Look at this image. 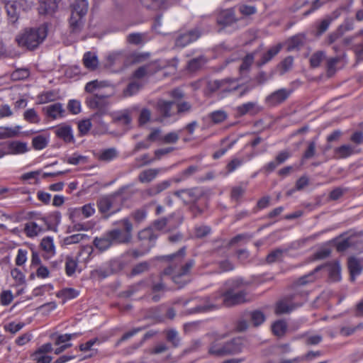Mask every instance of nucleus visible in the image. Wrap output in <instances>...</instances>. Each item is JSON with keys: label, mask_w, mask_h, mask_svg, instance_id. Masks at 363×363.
Segmentation results:
<instances>
[{"label": "nucleus", "mask_w": 363, "mask_h": 363, "mask_svg": "<svg viewBox=\"0 0 363 363\" xmlns=\"http://www.w3.org/2000/svg\"><path fill=\"white\" fill-rule=\"evenodd\" d=\"M247 295L244 291L235 292L231 289L223 292L220 297L216 298L215 303H210L202 308V311H211L218 308L224 304L226 306H230L247 301ZM201 311V309H199Z\"/></svg>", "instance_id": "nucleus-3"}, {"label": "nucleus", "mask_w": 363, "mask_h": 363, "mask_svg": "<svg viewBox=\"0 0 363 363\" xmlns=\"http://www.w3.org/2000/svg\"><path fill=\"white\" fill-rule=\"evenodd\" d=\"M324 57L325 55L323 52H317L314 53L310 60L311 66L314 67H318Z\"/></svg>", "instance_id": "nucleus-64"}, {"label": "nucleus", "mask_w": 363, "mask_h": 363, "mask_svg": "<svg viewBox=\"0 0 363 363\" xmlns=\"http://www.w3.org/2000/svg\"><path fill=\"white\" fill-rule=\"evenodd\" d=\"M352 241L350 238H340L335 240V246L338 251H344L351 244Z\"/></svg>", "instance_id": "nucleus-53"}, {"label": "nucleus", "mask_w": 363, "mask_h": 363, "mask_svg": "<svg viewBox=\"0 0 363 363\" xmlns=\"http://www.w3.org/2000/svg\"><path fill=\"white\" fill-rule=\"evenodd\" d=\"M112 244V241L108 236V234L100 238H96L94 240V245L101 251L107 250Z\"/></svg>", "instance_id": "nucleus-36"}, {"label": "nucleus", "mask_w": 363, "mask_h": 363, "mask_svg": "<svg viewBox=\"0 0 363 363\" xmlns=\"http://www.w3.org/2000/svg\"><path fill=\"white\" fill-rule=\"evenodd\" d=\"M101 343V341L99 340V339L98 338H94L88 342H86V343H84V344H81L79 345V350L80 351L82 352H88V351H90L91 353L89 355H87L86 357H92L94 354L96 353V350H94L92 347L94 345H99Z\"/></svg>", "instance_id": "nucleus-35"}, {"label": "nucleus", "mask_w": 363, "mask_h": 363, "mask_svg": "<svg viewBox=\"0 0 363 363\" xmlns=\"http://www.w3.org/2000/svg\"><path fill=\"white\" fill-rule=\"evenodd\" d=\"M25 325L26 324L23 322L11 321L4 325V330L14 335L23 329Z\"/></svg>", "instance_id": "nucleus-34"}, {"label": "nucleus", "mask_w": 363, "mask_h": 363, "mask_svg": "<svg viewBox=\"0 0 363 363\" xmlns=\"http://www.w3.org/2000/svg\"><path fill=\"white\" fill-rule=\"evenodd\" d=\"M94 205L92 203H87L84 205L81 208H74L71 210L70 216H74V214H77L82 212L85 218H89L95 213Z\"/></svg>", "instance_id": "nucleus-29"}, {"label": "nucleus", "mask_w": 363, "mask_h": 363, "mask_svg": "<svg viewBox=\"0 0 363 363\" xmlns=\"http://www.w3.org/2000/svg\"><path fill=\"white\" fill-rule=\"evenodd\" d=\"M11 275L17 284H22L25 281V275L17 268H13L11 271Z\"/></svg>", "instance_id": "nucleus-62"}, {"label": "nucleus", "mask_w": 363, "mask_h": 363, "mask_svg": "<svg viewBox=\"0 0 363 363\" xmlns=\"http://www.w3.org/2000/svg\"><path fill=\"white\" fill-rule=\"evenodd\" d=\"M142 4L150 9H164L172 3V0H141Z\"/></svg>", "instance_id": "nucleus-27"}, {"label": "nucleus", "mask_w": 363, "mask_h": 363, "mask_svg": "<svg viewBox=\"0 0 363 363\" xmlns=\"http://www.w3.org/2000/svg\"><path fill=\"white\" fill-rule=\"evenodd\" d=\"M290 91L285 89L275 91L266 98V102L269 106H276L284 101L289 96Z\"/></svg>", "instance_id": "nucleus-15"}, {"label": "nucleus", "mask_w": 363, "mask_h": 363, "mask_svg": "<svg viewBox=\"0 0 363 363\" xmlns=\"http://www.w3.org/2000/svg\"><path fill=\"white\" fill-rule=\"evenodd\" d=\"M354 152V147L351 145H343L335 150V155L338 158H346Z\"/></svg>", "instance_id": "nucleus-30"}, {"label": "nucleus", "mask_w": 363, "mask_h": 363, "mask_svg": "<svg viewBox=\"0 0 363 363\" xmlns=\"http://www.w3.org/2000/svg\"><path fill=\"white\" fill-rule=\"evenodd\" d=\"M184 256V249L180 250L177 253L167 256V258L172 262L171 266L167 268L164 272V274L172 275V281L178 285L179 288L182 287L187 282L186 275L193 266V262L190 261L185 265L180 266L182 259Z\"/></svg>", "instance_id": "nucleus-2"}, {"label": "nucleus", "mask_w": 363, "mask_h": 363, "mask_svg": "<svg viewBox=\"0 0 363 363\" xmlns=\"http://www.w3.org/2000/svg\"><path fill=\"white\" fill-rule=\"evenodd\" d=\"M123 226L125 228V232H122L120 230H113L110 231L108 234L110 237L112 243L114 242H127L131 238V231L133 225L128 219L122 220Z\"/></svg>", "instance_id": "nucleus-9"}, {"label": "nucleus", "mask_w": 363, "mask_h": 363, "mask_svg": "<svg viewBox=\"0 0 363 363\" xmlns=\"http://www.w3.org/2000/svg\"><path fill=\"white\" fill-rule=\"evenodd\" d=\"M227 116V113L222 110L216 111L210 115L211 121L215 123H222L226 120Z\"/></svg>", "instance_id": "nucleus-50"}, {"label": "nucleus", "mask_w": 363, "mask_h": 363, "mask_svg": "<svg viewBox=\"0 0 363 363\" xmlns=\"http://www.w3.org/2000/svg\"><path fill=\"white\" fill-rule=\"evenodd\" d=\"M252 155H249L245 158L235 157L227 165V169L229 173L234 172L238 167L241 166L244 162L249 161Z\"/></svg>", "instance_id": "nucleus-37"}, {"label": "nucleus", "mask_w": 363, "mask_h": 363, "mask_svg": "<svg viewBox=\"0 0 363 363\" xmlns=\"http://www.w3.org/2000/svg\"><path fill=\"white\" fill-rule=\"evenodd\" d=\"M320 269V267H317L314 272H312L311 273L301 277L298 281V284L299 285H305L308 283L313 282L315 279V273Z\"/></svg>", "instance_id": "nucleus-61"}, {"label": "nucleus", "mask_w": 363, "mask_h": 363, "mask_svg": "<svg viewBox=\"0 0 363 363\" xmlns=\"http://www.w3.org/2000/svg\"><path fill=\"white\" fill-rule=\"evenodd\" d=\"M348 268L352 279H354L355 277L359 275L362 269L359 260L354 257H350L349 259Z\"/></svg>", "instance_id": "nucleus-31"}, {"label": "nucleus", "mask_w": 363, "mask_h": 363, "mask_svg": "<svg viewBox=\"0 0 363 363\" xmlns=\"http://www.w3.org/2000/svg\"><path fill=\"white\" fill-rule=\"evenodd\" d=\"M299 306L289 303V300H281L277 303L275 312L277 314L289 313Z\"/></svg>", "instance_id": "nucleus-25"}, {"label": "nucleus", "mask_w": 363, "mask_h": 363, "mask_svg": "<svg viewBox=\"0 0 363 363\" xmlns=\"http://www.w3.org/2000/svg\"><path fill=\"white\" fill-rule=\"evenodd\" d=\"M83 61L84 66L90 70L95 69L99 64L96 55L91 52L84 54Z\"/></svg>", "instance_id": "nucleus-28"}, {"label": "nucleus", "mask_w": 363, "mask_h": 363, "mask_svg": "<svg viewBox=\"0 0 363 363\" xmlns=\"http://www.w3.org/2000/svg\"><path fill=\"white\" fill-rule=\"evenodd\" d=\"M40 246L47 258H51L56 254V247L54 243V239L51 236H47L42 239Z\"/></svg>", "instance_id": "nucleus-18"}, {"label": "nucleus", "mask_w": 363, "mask_h": 363, "mask_svg": "<svg viewBox=\"0 0 363 363\" xmlns=\"http://www.w3.org/2000/svg\"><path fill=\"white\" fill-rule=\"evenodd\" d=\"M23 118L31 123H38L40 121L39 116L33 108L26 110L23 113Z\"/></svg>", "instance_id": "nucleus-44"}, {"label": "nucleus", "mask_w": 363, "mask_h": 363, "mask_svg": "<svg viewBox=\"0 0 363 363\" xmlns=\"http://www.w3.org/2000/svg\"><path fill=\"white\" fill-rule=\"evenodd\" d=\"M52 350L51 343H45L38 348L31 354V359L35 363H50L52 358L48 354Z\"/></svg>", "instance_id": "nucleus-10"}, {"label": "nucleus", "mask_w": 363, "mask_h": 363, "mask_svg": "<svg viewBox=\"0 0 363 363\" xmlns=\"http://www.w3.org/2000/svg\"><path fill=\"white\" fill-rule=\"evenodd\" d=\"M120 198L118 196H104L98 201V208L101 213L110 216L120 210Z\"/></svg>", "instance_id": "nucleus-7"}, {"label": "nucleus", "mask_w": 363, "mask_h": 363, "mask_svg": "<svg viewBox=\"0 0 363 363\" xmlns=\"http://www.w3.org/2000/svg\"><path fill=\"white\" fill-rule=\"evenodd\" d=\"M21 128V125H15L13 127L1 126L0 127V138H8L15 137L18 135Z\"/></svg>", "instance_id": "nucleus-26"}, {"label": "nucleus", "mask_w": 363, "mask_h": 363, "mask_svg": "<svg viewBox=\"0 0 363 363\" xmlns=\"http://www.w3.org/2000/svg\"><path fill=\"white\" fill-rule=\"evenodd\" d=\"M87 238L88 236L86 234H74L64 238L62 240L61 245L62 246H67L69 245L77 244Z\"/></svg>", "instance_id": "nucleus-33"}, {"label": "nucleus", "mask_w": 363, "mask_h": 363, "mask_svg": "<svg viewBox=\"0 0 363 363\" xmlns=\"http://www.w3.org/2000/svg\"><path fill=\"white\" fill-rule=\"evenodd\" d=\"M77 269V261L72 257H67L65 262V271L68 276H72Z\"/></svg>", "instance_id": "nucleus-40"}, {"label": "nucleus", "mask_w": 363, "mask_h": 363, "mask_svg": "<svg viewBox=\"0 0 363 363\" xmlns=\"http://www.w3.org/2000/svg\"><path fill=\"white\" fill-rule=\"evenodd\" d=\"M234 11L226 9L220 11L218 16V23L223 26H228L235 21Z\"/></svg>", "instance_id": "nucleus-22"}, {"label": "nucleus", "mask_w": 363, "mask_h": 363, "mask_svg": "<svg viewBox=\"0 0 363 363\" xmlns=\"http://www.w3.org/2000/svg\"><path fill=\"white\" fill-rule=\"evenodd\" d=\"M159 170L156 169H148L143 171L138 176V179L142 183L152 182L158 174Z\"/></svg>", "instance_id": "nucleus-32"}, {"label": "nucleus", "mask_w": 363, "mask_h": 363, "mask_svg": "<svg viewBox=\"0 0 363 363\" xmlns=\"http://www.w3.org/2000/svg\"><path fill=\"white\" fill-rule=\"evenodd\" d=\"M225 337L223 335H216L214 340L210 344L208 347V353L213 356L224 357L227 356L225 350H226L225 342H221Z\"/></svg>", "instance_id": "nucleus-12"}, {"label": "nucleus", "mask_w": 363, "mask_h": 363, "mask_svg": "<svg viewBox=\"0 0 363 363\" xmlns=\"http://www.w3.org/2000/svg\"><path fill=\"white\" fill-rule=\"evenodd\" d=\"M3 157L8 155H22L29 150L28 143L19 140H13L0 144Z\"/></svg>", "instance_id": "nucleus-8"}, {"label": "nucleus", "mask_w": 363, "mask_h": 363, "mask_svg": "<svg viewBox=\"0 0 363 363\" xmlns=\"http://www.w3.org/2000/svg\"><path fill=\"white\" fill-rule=\"evenodd\" d=\"M272 329L274 335L281 336L286 330V324L283 320H278L272 325Z\"/></svg>", "instance_id": "nucleus-46"}, {"label": "nucleus", "mask_w": 363, "mask_h": 363, "mask_svg": "<svg viewBox=\"0 0 363 363\" xmlns=\"http://www.w3.org/2000/svg\"><path fill=\"white\" fill-rule=\"evenodd\" d=\"M28 259V250L26 249L20 248L18 250L17 255L15 259V263L17 266H22L25 264Z\"/></svg>", "instance_id": "nucleus-48"}, {"label": "nucleus", "mask_w": 363, "mask_h": 363, "mask_svg": "<svg viewBox=\"0 0 363 363\" xmlns=\"http://www.w3.org/2000/svg\"><path fill=\"white\" fill-rule=\"evenodd\" d=\"M49 141V137L45 135H38L33 138L32 144L35 150H40L44 149Z\"/></svg>", "instance_id": "nucleus-39"}, {"label": "nucleus", "mask_w": 363, "mask_h": 363, "mask_svg": "<svg viewBox=\"0 0 363 363\" xmlns=\"http://www.w3.org/2000/svg\"><path fill=\"white\" fill-rule=\"evenodd\" d=\"M162 139L163 135L162 134L160 130L154 129L148 135L147 138V142L158 143L160 144H163Z\"/></svg>", "instance_id": "nucleus-52"}, {"label": "nucleus", "mask_w": 363, "mask_h": 363, "mask_svg": "<svg viewBox=\"0 0 363 363\" xmlns=\"http://www.w3.org/2000/svg\"><path fill=\"white\" fill-rule=\"evenodd\" d=\"M57 97V94L51 91H45L40 94L38 96L39 104H47L48 102L55 101Z\"/></svg>", "instance_id": "nucleus-47"}, {"label": "nucleus", "mask_w": 363, "mask_h": 363, "mask_svg": "<svg viewBox=\"0 0 363 363\" xmlns=\"http://www.w3.org/2000/svg\"><path fill=\"white\" fill-rule=\"evenodd\" d=\"M218 89L223 91H233L240 88H242L240 84L238 83L237 79H226L221 82H215Z\"/></svg>", "instance_id": "nucleus-20"}, {"label": "nucleus", "mask_w": 363, "mask_h": 363, "mask_svg": "<svg viewBox=\"0 0 363 363\" xmlns=\"http://www.w3.org/2000/svg\"><path fill=\"white\" fill-rule=\"evenodd\" d=\"M106 83L102 81L93 80L88 82L85 86L86 91L95 93L106 86Z\"/></svg>", "instance_id": "nucleus-38"}, {"label": "nucleus", "mask_w": 363, "mask_h": 363, "mask_svg": "<svg viewBox=\"0 0 363 363\" xmlns=\"http://www.w3.org/2000/svg\"><path fill=\"white\" fill-rule=\"evenodd\" d=\"M124 60L121 52H113L107 57V65L111 67L114 65H121Z\"/></svg>", "instance_id": "nucleus-43"}, {"label": "nucleus", "mask_w": 363, "mask_h": 363, "mask_svg": "<svg viewBox=\"0 0 363 363\" xmlns=\"http://www.w3.org/2000/svg\"><path fill=\"white\" fill-rule=\"evenodd\" d=\"M33 338V335L31 333H26L22 334L21 335L18 336L15 340V343L18 346H23L26 344H28Z\"/></svg>", "instance_id": "nucleus-57"}, {"label": "nucleus", "mask_w": 363, "mask_h": 363, "mask_svg": "<svg viewBox=\"0 0 363 363\" xmlns=\"http://www.w3.org/2000/svg\"><path fill=\"white\" fill-rule=\"evenodd\" d=\"M138 237L142 240H148L149 242L154 241L157 235L153 233L152 228H147L138 233Z\"/></svg>", "instance_id": "nucleus-45"}, {"label": "nucleus", "mask_w": 363, "mask_h": 363, "mask_svg": "<svg viewBox=\"0 0 363 363\" xmlns=\"http://www.w3.org/2000/svg\"><path fill=\"white\" fill-rule=\"evenodd\" d=\"M255 54H257V52L255 53L247 55L245 56V57L243 59L242 65L240 67V72L242 73L249 69V67H250L253 62Z\"/></svg>", "instance_id": "nucleus-54"}, {"label": "nucleus", "mask_w": 363, "mask_h": 363, "mask_svg": "<svg viewBox=\"0 0 363 363\" xmlns=\"http://www.w3.org/2000/svg\"><path fill=\"white\" fill-rule=\"evenodd\" d=\"M281 48V44H277L270 49H269L265 53L262 54V58L260 61H258L257 63L259 65H263L271 60L277 54L279 53Z\"/></svg>", "instance_id": "nucleus-24"}, {"label": "nucleus", "mask_w": 363, "mask_h": 363, "mask_svg": "<svg viewBox=\"0 0 363 363\" xmlns=\"http://www.w3.org/2000/svg\"><path fill=\"white\" fill-rule=\"evenodd\" d=\"M323 268L328 272L331 280L337 281L340 279V267L337 262L327 264Z\"/></svg>", "instance_id": "nucleus-23"}, {"label": "nucleus", "mask_w": 363, "mask_h": 363, "mask_svg": "<svg viewBox=\"0 0 363 363\" xmlns=\"http://www.w3.org/2000/svg\"><path fill=\"white\" fill-rule=\"evenodd\" d=\"M157 108L160 113L162 114L164 117H169L177 113L188 111L190 108V106L187 103L176 104L175 101L160 100L157 102Z\"/></svg>", "instance_id": "nucleus-6"}, {"label": "nucleus", "mask_w": 363, "mask_h": 363, "mask_svg": "<svg viewBox=\"0 0 363 363\" xmlns=\"http://www.w3.org/2000/svg\"><path fill=\"white\" fill-rule=\"evenodd\" d=\"M143 86V83L133 79L132 82L128 84V87L125 90V95L132 96L136 94Z\"/></svg>", "instance_id": "nucleus-41"}, {"label": "nucleus", "mask_w": 363, "mask_h": 363, "mask_svg": "<svg viewBox=\"0 0 363 363\" xmlns=\"http://www.w3.org/2000/svg\"><path fill=\"white\" fill-rule=\"evenodd\" d=\"M251 320L253 324L257 326L264 321L265 318L262 312L254 311L251 313Z\"/></svg>", "instance_id": "nucleus-63"}, {"label": "nucleus", "mask_w": 363, "mask_h": 363, "mask_svg": "<svg viewBox=\"0 0 363 363\" xmlns=\"http://www.w3.org/2000/svg\"><path fill=\"white\" fill-rule=\"evenodd\" d=\"M38 11L40 14H51L57 9L60 0H38Z\"/></svg>", "instance_id": "nucleus-19"}, {"label": "nucleus", "mask_w": 363, "mask_h": 363, "mask_svg": "<svg viewBox=\"0 0 363 363\" xmlns=\"http://www.w3.org/2000/svg\"><path fill=\"white\" fill-rule=\"evenodd\" d=\"M13 294L11 290H4L0 295V303L3 306H8L13 301Z\"/></svg>", "instance_id": "nucleus-51"}, {"label": "nucleus", "mask_w": 363, "mask_h": 363, "mask_svg": "<svg viewBox=\"0 0 363 363\" xmlns=\"http://www.w3.org/2000/svg\"><path fill=\"white\" fill-rule=\"evenodd\" d=\"M91 122L89 119H84L78 123V129L81 135H86L90 130Z\"/></svg>", "instance_id": "nucleus-58"}, {"label": "nucleus", "mask_w": 363, "mask_h": 363, "mask_svg": "<svg viewBox=\"0 0 363 363\" xmlns=\"http://www.w3.org/2000/svg\"><path fill=\"white\" fill-rule=\"evenodd\" d=\"M226 355H235L242 352L245 347V341L241 338H235L225 342Z\"/></svg>", "instance_id": "nucleus-14"}, {"label": "nucleus", "mask_w": 363, "mask_h": 363, "mask_svg": "<svg viewBox=\"0 0 363 363\" xmlns=\"http://www.w3.org/2000/svg\"><path fill=\"white\" fill-rule=\"evenodd\" d=\"M48 31V28L46 24L26 28L16 35L15 40L19 47L33 50L45 40Z\"/></svg>", "instance_id": "nucleus-1"}, {"label": "nucleus", "mask_w": 363, "mask_h": 363, "mask_svg": "<svg viewBox=\"0 0 363 363\" xmlns=\"http://www.w3.org/2000/svg\"><path fill=\"white\" fill-rule=\"evenodd\" d=\"M55 133L56 135L62 139L66 143L74 141V134L72 127L65 123H62L56 127Z\"/></svg>", "instance_id": "nucleus-16"}, {"label": "nucleus", "mask_w": 363, "mask_h": 363, "mask_svg": "<svg viewBox=\"0 0 363 363\" xmlns=\"http://www.w3.org/2000/svg\"><path fill=\"white\" fill-rule=\"evenodd\" d=\"M79 291L73 288H65L59 292V296L66 300L72 299L77 297Z\"/></svg>", "instance_id": "nucleus-42"}, {"label": "nucleus", "mask_w": 363, "mask_h": 363, "mask_svg": "<svg viewBox=\"0 0 363 363\" xmlns=\"http://www.w3.org/2000/svg\"><path fill=\"white\" fill-rule=\"evenodd\" d=\"M155 63H150L139 67L133 74V78L144 84L145 80L157 71Z\"/></svg>", "instance_id": "nucleus-13"}, {"label": "nucleus", "mask_w": 363, "mask_h": 363, "mask_svg": "<svg viewBox=\"0 0 363 363\" xmlns=\"http://www.w3.org/2000/svg\"><path fill=\"white\" fill-rule=\"evenodd\" d=\"M48 229L46 219L42 217L38 219V222L30 221L26 223L25 232L27 236L33 238L43 233Z\"/></svg>", "instance_id": "nucleus-11"}, {"label": "nucleus", "mask_w": 363, "mask_h": 363, "mask_svg": "<svg viewBox=\"0 0 363 363\" xmlns=\"http://www.w3.org/2000/svg\"><path fill=\"white\" fill-rule=\"evenodd\" d=\"M87 0H75L71 5L69 26L73 30H79L84 22V16L88 11Z\"/></svg>", "instance_id": "nucleus-4"}, {"label": "nucleus", "mask_w": 363, "mask_h": 363, "mask_svg": "<svg viewBox=\"0 0 363 363\" xmlns=\"http://www.w3.org/2000/svg\"><path fill=\"white\" fill-rule=\"evenodd\" d=\"M43 109L47 116L53 119L62 117L65 112L62 105L60 103L48 105Z\"/></svg>", "instance_id": "nucleus-21"}, {"label": "nucleus", "mask_w": 363, "mask_h": 363, "mask_svg": "<svg viewBox=\"0 0 363 363\" xmlns=\"http://www.w3.org/2000/svg\"><path fill=\"white\" fill-rule=\"evenodd\" d=\"M9 21L14 23L21 11H27L33 6L32 0H3Z\"/></svg>", "instance_id": "nucleus-5"}, {"label": "nucleus", "mask_w": 363, "mask_h": 363, "mask_svg": "<svg viewBox=\"0 0 363 363\" xmlns=\"http://www.w3.org/2000/svg\"><path fill=\"white\" fill-rule=\"evenodd\" d=\"M67 108L72 114H78L82 110L81 103L75 99L69 100L67 104Z\"/></svg>", "instance_id": "nucleus-59"}, {"label": "nucleus", "mask_w": 363, "mask_h": 363, "mask_svg": "<svg viewBox=\"0 0 363 363\" xmlns=\"http://www.w3.org/2000/svg\"><path fill=\"white\" fill-rule=\"evenodd\" d=\"M77 333H72V334H63L57 336L56 340H55V345H60L62 344H67L69 343L68 342L71 340L73 337H77Z\"/></svg>", "instance_id": "nucleus-60"}, {"label": "nucleus", "mask_w": 363, "mask_h": 363, "mask_svg": "<svg viewBox=\"0 0 363 363\" xmlns=\"http://www.w3.org/2000/svg\"><path fill=\"white\" fill-rule=\"evenodd\" d=\"M200 36L198 30H192L180 35L176 40L175 45L178 48H183L189 43L196 40Z\"/></svg>", "instance_id": "nucleus-17"}, {"label": "nucleus", "mask_w": 363, "mask_h": 363, "mask_svg": "<svg viewBox=\"0 0 363 363\" xmlns=\"http://www.w3.org/2000/svg\"><path fill=\"white\" fill-rule=\"evenodd\" d=\"M104 101L103 96H99L97 94L91 96L86 99L87 105L91 108H99L101 106V103Z\"/></svg>", "instance_id": "nucleus-56"}, {"label": "nucleus", "mask_w": 363, "mask_h": 363, "mask_svg": "<svg viewBox=\"0 0 363 363\" xmlns=\"http://www.w3.org/2000/svg\"><path fill=\"white\" fill-rule=\"evenodd\" d=\"M206 62V60L203 57L199 56L198 57L194 58L193 60L189 62L188 68L191 71H195L197 69H199L201 65L205 64Z\"/></svg>", "instance_id": "nucleus-49"}, {"label": "nucleus", "mask_w": 363, "mask_h": 363, "mask_svg": "<svg viewBox=\"0 0 363 363\" xmlns=\"http://www.w3.org/2000/svg\"><path fill=\"white\" fill-rule=\"evenodd\" d=\"M66 162L69 164L77 165L80 163L86 162V157L74 153L66 159Z\"/></svg>", "instance_id": "nucleus-55"}]
</instances>
